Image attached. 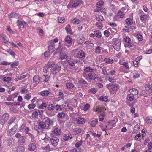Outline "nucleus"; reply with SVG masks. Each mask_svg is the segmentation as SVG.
Listing matches in <instances>:
<instances>
[{
	"mask_svg": "<svg viewBox=\"0 0 152 152\" xmlns=\"http://www.w3.org/2000/svg\"><path fill=\"white\" fill-rule=\"evenodd\" d=\"M84 70L83 75L88 81L91 82L96 78L95 70L91 67L87 66L85 67Z\"/></svg>",
	"mask_w": 152,
	"mask_h": 152,
	"instance_id": "obj_1",
	"label": "nucleus"
},
{
	"mask_svg": "<svg viewBox=\"0 0 152 152\" xmlns=\"http://www.w3.org/2000/svg\"><path fill=\"white\" fill-rule=\"evenodd\" d=\"M83 3L82 0H70L68 7L69 8H75L83 5Z\"/></svg>",
	"mask_w": 152,
	"mask_h": 152,
	"instance_id": "obj_2",
	"label": "nucleus"
},
{
	"mask_svg": "<svg viewBox=\"0 0 152 152\" xmlns=\"http://www.w3.org/2000/svg\"><path fill=\"white\" fill-rule=\"evenodd\" d=\"M12 78L5 76L2 79V80L4 82V84L5 86L9 87L12 86V83L11 82Z\"/></svg>",
	"mask_w": 152,
	"mask_h": 152,
	"instance_id": "obj_3",
	"label": "nucleus"
},
{
	"mask_svg": "<svg viewBox=\"0 0 152 152\" xmlns=\"http://www.w3.org/2000/svg\"><path fill=\"white\" fill-rule=\"evenodd\" d=\"M106 87L110 91H116L119 88V85L116 83H110L106 85Z\"/></svg>",
	"mask_w": 152,
	"mask_h": 152,
	"instance_id": "obj_4",
	"label": "nucleus"
},
{
	"mask_svg": "<svg viewBox=\"0 0 152 152\" xmlns=\"http://www.w3.org/2000/svg\"><path fill=\"white\" fill-rule=\"evenodd\" d=\"M17 125L15 123H14L13 127L10 130H8L7 132V134L8 136H11L14 134L17 130Z\"/></svg>",
	"mask_w": 152,
	"mask_h": 152,
	"instance_id": "obj_5",
	"label": "nucleus"
},
{
	"mask_svg": "<svg viewBox=\"0 0 152 152\" xmlns=\"http://www.w3.org/2000/svg\"><path fill=\"white\" fill-rule=\"evenodd\" d=\"M9 114L6 113L4 114L0 118V123L3 125L8 120Z\"/></svg>",
	"mask_w": 152,
	"mask_h": 152,
	"instance_id": "obj_6",
	"label": "nucleus"
},
{
	"mask_svg": "<svg viewBox=\"0 0 152 152\" xmlns=\"http://www.w3.org/2000/svg\"><path fill=\"white\" fill-rule=\"evenodd\" d=\"M50 142L51 143V145L56 147L58 144V142L59 141V139L56 137H53L50 138Z\"/></svg>",
	"mask_w": 152,
	"mask_h": 152,
	"instance_id": "obj_7",
	"label": "nucleus"
},
{
	"mask_svg": "<svg viewBox=\"0 0 152 152\" xmlns=\"http://www.w3.org/2000/svg\"><path fill=\"white\" fill-rule=\"evenodd\" d=\"M65 42V45L68 48H69L71 46L72 39L70 37L67 36L64 39Z\"/></svg>",
	"mask_w": 152,
	"mask_h": 152,
	"instance_id": "obj_8",
	"label": "nucleus"
},
{
	"mask_svg": "<svg viewBox=\"0 0 152 152\" xmlns=\"http://www.w3.org/2000/svg\"><path fill=\"white\" fill-rule=\"evenodd\" d=\"M42 119L46 125L47 124L48 126L53 125V121L49 119L48 117H45Z\"/></svg>",
	"mask_w": 152,
	"mask_h": 152,
	"instance_id": "obj_9",
	"label": "nucleus"
},
{
	"mask_svg": "<svg viewBox=\"0 0 152 152\" xmlns=\"http://www.w3.org/2000/svg\"><path fill=\"white\" fill-rule=\"evenodd\" d=\"M49 45L48 46V50L51 53L53 52L55 50V45L53 42V40H51L48 42Z\"/></svg>",
	"mask_w": 152,
	"mask_h": 152,
	"instance_id": "obj_10",
	"label": "nucleus"
},
{
	"mask_svg": "<svg viewBox=\"0 0 152 152\" xmlns=\"http://www.w3.org/2000/svg\"><path fill=\"white\" fill-rule=\"evenodd\" d=\"M24 150V147L20 145L14 148L13 149L14 152H23Z\"/></svg>",
	"mask_w": 152,
	"mask_h": 152,
	"instance_id": "obj_11",
	"label": "nucleus"
},
{
	"mask_svg": "<svg viewBox=\"0 0 152 152\" xmlns=\"http://www.w3.org/2000/svg\"><path fill=\"white\" fill-rule=\"evenodd\" d=\"M27 140L26 137L24 136H22L20 138L18 139V143L21 145H23L26 142Z\"/></svg>",
	"mask_w": 152,
	"mask_h": 152,
	"instance_id": "obj_12",
	"label": "nucleus"
},
{
	"mask_svg": "<svg viewBox=\"0 0 152 152\" xmlns=\"http://www.w3.org/2000/svg\"><path fill=\"white\" fill-rule=\"evenodd\" d=\"M36 148V144L33 142L30 143L28 146V150L31 151H34Z\"/></svg>",
	"mask_w": 152,
	"mask_h": 152,
	"instance_id": "obj_13",
	"label": "nucleus"
},
{
	"mask_svg": "<svg viewBox=\"0 0 152 152\" xmlns=\"http://www.w3.org/2000/svg\"><path fill=\"white\" fill-rule=\"evenodd\" d=\"M8 17L10 18H16L18 19L20 18L21 15L18 13L13 12L9 14L8 15Z\"/></svg>",
	"mask_w": 152,
	"mask_h": 152,
	"instance_id": "obj_14",
	"label": "nucleus"
},
{
	"mask_svg": "<svg viewBox=\"0 0 152 152\" xmlns=\"http://www.w3.org/2000/svg\"><path fill=\"white\" fill-rule=\"evenodd\" d=\"M121 43L119 40H116L114 44L113 47L117 51H119L120 49Z\"/></svg>",
	"mask_w": 152,
	"mask_h": 152,
	"instance_id": "obj_15",
	"label": "nucleus"
},
{
	"mask_svg": "<svg viewBox=\"0 0 152 152\" xmlns=\"http://www.w3.org/2000/svg\"><path fill=\"white\" fill-rule=\"evenodd\" d=\"M76 56L77 57L84 58L86 57V55L83 51L80 50L78 52Z\"/></svg>",
	"mask_w": 152,
	"mask_h": 152,
	"instance_id": "obj_16",
	"label": "nucleus"
},
{
	"mask_svg": "<svg viewBox=\"0 0 152 152\" xmlns=\"http://www.w3.org/2000/svg\"><path fill=\"white\" fill-rule=\"evenodd\" d=\"M7 145L10 146H12L15 143L14 140L12 138L8 139L7 140Z\"/></svg>",
	"mask_w": 152,
	"mask_h": 152,
	"instance_id": "obj_17",
	"label": "nucleus"
},
{
	"mask_svg": "<svg viewBox=\"0 0 152 152\" xmlns=\"http://www.w3.org/2000/svg\"><path fill=\"white\" fill-rule=\"evenodd\" d=\"M75 121L78 124H83L85 122L84 119L80 116H79L77 118H76L75 119Z\"/></svg>",
	"mask_w": 152,
	"mask_h": 152,
	"instance_id": "obj_18",
	"label": "nucleus"
},
{
	"mask_svg": "<svg viewBox=\"0 0 152 152\" xmlns=\"http://www.w3.org/2000/svg\"><path fill=\"white\" fill-rule=\"evenodd\" d=\"M55 109L57 110H62V109L66 107V105L65 104H62L61 105H59L57 104L55 106Z\"/></svg>",
	"mask_w": 152,
	"mask_h": 152,
	"instance_id": "obj_19",
	"label": "nucleus"
},
{
	"mask_svg": "<svg viewBox=\"0 0 152 152\" xmlns=\"http://www.w3.org/2000/svg\"><path fill=\"white\" fill-rule=\"evenodd\" d=\"M17 22L18 25L21 28H23L24 26H26V23L24 21H21L18 20Z\"/></svg>",
	"mask_w": 152,
	"mask_h": 152,
	"instance_id": "obj_20",
	"label": "nucleus"
},
{
	"mask_svg": "<svg viewBox=\"0 0 152 152\" xmlns=\"http://www.w3.org/2000/svg\"><path fill=\"white\" fill-rule=\"evenodd\" d=\"M140 18L142 22L144 23L146 22V20L147 19L148 16L147 14L144 13H143V14L140 16Z\"/></svg>",
	"mask_w": 152,
	"mask_h": 152,
	"instance_id": "obj_21",
	"label": "nucleus"
},
{
	"mask_svg": "<svg viewBox=\"0 0 152 152\" xmlns=\"http://www.w3.org/2000/svg\"><path fill=\"white\" fill-rule=\"evenodd\" d=\"M66 87L67 88L72 89L74 87V86L72 82L69 81L66 83Z\"/></svg>",
	"mask_w": 152,
	"mask_h": 152,
	"instance_id": "obj_22",
	"label": "nucleus"
},
{
	"mask_svg": "<svg viewBox=\"0 0 152 152\" xmlns=\"http://www.w3.org/2000/svg\"><path fill=\"white\" fill-rule=\"evenodd\" d=\"M135 43L131 40L129 42L126 43H124V45L125 47L131 48L134 46Z\"/></svg>",
	"mask_w": 152,
	"mask_h": 152,
	"instance_id": "obj_23",
	"label": "nucleus"
},
{
	"mask_svg": "<svg viewBox=\"0 0 152 152\" xmlns=\"http://www.w3.org/2000/svg\"><path fill=\"white\" fill-rule=\"evenodd\" d=\"M33 82L36 84H37L40 81V77L38 75H35L33 78Z\"/></svg>",
	"mask_w": 152,
	"mask_h": 152,
	"instance_id": "obj_24",
	"label": "nucleus"
},
{
	"mask_svg": "<svg viewBox=\"0 0 152 152\" xmlns=\"http://www.w3.org/2000/svg\"><path fill=\"white\" fill-rule=\"evenodd\" d=\"M66 115H67V114L66 113L61 112L58 113L57 114V116L58 117L61 119H63L65 117Z\"/></svg>",
	"mask_w": 152,
	"mask_h": 152,
	"instance_id": "obj_25",
	"label": "nucleus"
},
{
	"mask_svg": "<svg viewBox=\"0 0 152 152\" xmlns=\"http://www.w3.org/2000/svg\"><path fill=\"white\" fill-rule=\"evenodd\" d=\"M50 93L48 90L43 91L40 92V95L43 96H47Z\"/></svg>",
	"mask_w": 152,
	"mask_h": 152,
	"instance_id": "obj_26",
	"label": "nucleus"
},
{
	"mask_svg": "<svg viewBox=\"0 0 152 152\" xmlns=\"http://www.w3.org/2000/svg\"><path fill=\"white\" fill-rule=\"evenodd\" d=\"M53 132L56 135L58 136L61 134V132L60 129L56 128L53 130Z\"/></svg>",
	"mask_w": 152,
	"mask_h": 152,
	"instance_id": "obj_27",
	"label": "nucleus"
},
{
	"mask_svg": "<svg viewBox=\"0 0 152 152\" xmlns=\"http://www.w3.org/2000/svg\"><path fill=\"white\" fill-rule=\"evenodd\" d=\"M98 91L97 88H93L90 89L88 91V92L90 93L95 94Z\"/></svg>",
	"mask_w": 152,
	"mask_h": 152,
	"instance_id": "obj_28",
	"label": "nucleus"
},
{
	"mask_svg": "<svg viewBox=\"0 0 152 152\" xmlns=\"http://www.w3.org/2000/svg\"><path fill=\"white\" fill-rule=\"evenodd\" d=\"M118 16L120 18H123L125 16V14L124 12L119 10L117 13Z\"/></svg>",
	"mask_w": 152,
	"mask_h": 152,
	"instance_id": "obj_29",
	"label": "nucleus"
},
{
	"mask_svg": "<svg viewBox=\"0 0 152 152\" xmlns=\"http://www.w3.org/2000/svg\"><path fill=\"white\" fill-rule=\"evenodd\" d=\"M140 126L139 125H137L134 126V130L132 132L133 134H135L137 133L139 129Z\"/></svg>",
	"mask_w": 152,
	"mask_h": 152,
	"instance_id": "obj_30",
	"label": "nucleus"
},
{
	"mask_svg": "<svg viewBox=\"0 0 152 152\" xmlns=\"http://www.w3.org/2000/svg\"><path fill=\"white\" fill-rule=\"evenodd\" d=\"M38 126H39V127L42 129H44L46 127V125L45 124V123L43 119L42 120V121L40 122L38 124Z\"/></svg>",
	"mask_w": 152,
	"mask_h": 152,
	"instance_id": "obj_31",
	"label": "nucleus"
},
{
	"mask_svg": "<svg viewBox=\"0 0 152 152\" xmlns=\"http://www.w3.org/2000/svg\"><path fill=\"white\" fill-rule=\"evenodd\" d=\"M65 30L66 32L70 34H72V32L71 28V26L69 24L67 25L65 27Z\"/></svg>",
	"mask_w": 152,
	"mask_h": 152,
	"instance_id": "obj_32",
	"label": "nucleus"
},
{
	"mask_svg": "<svg viewBox=\"0 0 152 152\" xmlns=\"http://www.w3.org/2000/svg\"><path fill=\"white\" fill-rule=\"evenodd\" d=\"M130 92L134 95H136L138 93V91L135 88H132L129 90Z\"/></svg>",
	"mask_w": 152,
	"mask_h": 152,
	"instance_id": "obj_33",
	"label": "nucleus"
},
{
	"mask_svg": "<svg viewBox=\"0 0 152 152\" xmlns=\"http://www.w3.org/2000/svg\"><path fill=\"white\" fill-rule=\"evenodd\" d=\"M85 40V38L83 37H79L77 39V43L79 44H83Z\"/></svg>",
	"mask_w": 152,
	"mask_h": 152,
	"instance_id": "obj_34",
	"label": "nucleus"
},
{
	"mask_svg": "<svg viewBox=\"0 0 152 152\" xmlns=\"http://www.w3.org/2000/svg\"><path fill=\"white\" fill-rule=\"evenodd\" d=\"M106 110L104 108L99 106V112L100 114L104 115L105 114V111Z\"/></svg>",
	"mask_w": 152,
	"mask_h": 152,
	"instance_id": "obj_35",
	"label": "nucleus"
},
{
	"mask_svg": "<svg viewBox=\"0 0 152 152\" xmlns=\"http://www.w3.org/2000/svg\"><path fill=\"white\" fill-rule=\"evenodd\" d=\"M73 131L75 134H77L80 133L82 132V129L80 128H76L74 129Z\"/></svg>",
	"mask_w": 152,
	"mask_h": 152,
	"instance_id": "obj_36",
	"label": "nucleus"
},
{
	"mask_svg": "<svg viewBox=\"0 0 152 152\" xmlns=\"http://www.w3.org/2000/svg\"><path fill=\"white\" fill-rule=\"evenodd\" d=\"M95 18L99 21H103L104 19L103 17L101 15H96L95 16Z\"/></svg>",
	"mask_w": 152,
	"mask_h": 152,
	"instance_id": "obj_37",
	"label": "nucleus"
},
{
	"mask_svg": "<svg viewBox=\"0 0 152 152\" xmlns=\"http://www.w3.org/2000/svg\"><path fill=\"white\" fill-rule=\"evenodd\" d=\"M107 98L108 97L102 95L100 97L99 99L101 101L107 102L108 100Z\"/></svg>",
	"mask_w": 152,
	"mask_h": 152,
	"instance_id": "obj_38",
	"label": "nucleus"
},
{
	"mask_svg": "<svg viewBox=\"0 0 152 152\" xmlns=\"http://www.w3.org/2000/svg\"><path fill=\"white\" fill-rule=\"evenodd\" d=\"M98 122V119L97 118L93 120L91 123V126L92 127H94Z\"/></svg>",
	"mask_w": 152,
	"mask_h": 152,
	"instance_id": "obj_39",
	"label": "nucleus"
},
{
	"mask_svg": "<svg viewBox=\"0 0 152 152\" xmlns=\"http://www.w3.org/2000/svg\"><path fill=\"white\" fill-rule=\"evenodd\" d=\"M55 62L53 61L51 62H48V63L45 64V65L48 67L49 68L53 67L55 65Z\"/></svg>",
	"mask_w": 152,
	"mask_h": 152,
	"instance_id": "obj_40",
	"label": "nucleus"
},
{
	"mask_svg": "<svg viewBox=\"0 0 152 152\" xmlns=\"http://www.w3.org/2000/svg\"><path fill=\"white\" fill-rule=\"evenodd\" d=\"M94 33H95V37H96L100 38L102 37L101 33L99 30H97L94 31Z\"/></svg>",
	"mask_w": 152,
	"mask_h": 152,
	"instance_id": "obj_41",
	"label": "nucleus"
},
{
	"mask_svg": "<svg viewBox=\"0 0 152 152\" xmlns=\"http://www.w3.org/2000/svg\"><path fill=\"white\" fill-rule=\"evenodd\" d=\"M55 106L52 104H49L47 106L48 109L50 111H53L55 109Z\"/></svg>",
	"mask_w": 152,
	"mask_h": 152,
	"instance_id": "obj_42",
	"label": "nucleus"
},
{
	"mask_svg": "<svg viewBox=\"0 0 152 152\" xmlns=\"http://www.w3.org/2000/svg\"><path fill=\"white\" fill-rule=\"evenodd\" d=\"M145 122L148 124L152 123V117H148L146 118Z\"/></svg>",
	"mask_w": 152,
	"mask_h": 152,
	"instance_id": "obj_43",
	"label": "nucleus"
},
{
	"mask_svg": "<svg viewBox=\"0 0 152 152\" xmlns=\"http://www.w3.org/2000/svg\"><path fill=\"white\" fill-rule=\"evenodd\" d=\"M134 95L132 94L131 93V94H130L128 95L127 97V99L130 101H132L134 98Z\"/></svg>",
	"mask_w": 152,
	"mask_h": 152,
	"instance_id": "obj_44",
	"label": "nucleus"
},
{
	"mask_svg": "<svg viewBox=\"0 0 152 152\" xmlns=\"http://www.w3.org/2000/svg\"><path fill=\"white\" fill-rule=\"evenodd\" d=\"M15 119V117H13L10 119L8 122V124L9 125V127L12 124H13L14 126V123H15L14 122V121Z\"/></svg>",
	"mask_w": 152,
	"mask_h": 152,
	"instance_id": "obj_45",
	"label": "nucleus"
},
{
	"mask_svg": "<svg viewBox=\"0 0 152 152\" xmlns=\"http://www.w3.org/2000/svg\"><path fill=\"white\" fill-rule=\"evenodd\" d=\"M72 138V136L70 137L69 135H67L66 134H64L63 139L64 141H68Z\"/></svg>",
	"mask_w": 152,
	"mask_h": 152,
	"instance_id": "obj_46",
	"label": "nucleus"
},
{
	"mask_svg": "<svg viewBox=\"0 0 152 152\" xmlns=\"http://www.w3.org/2000/svg\"><path fill=\"white\" fill-rule=\"evenodd\" d=\"M126 22L127 24L131 25L133 23V20L131 18H128L126 20Z\"/></svg>",
	"mask_w": 152,
	"mask_h": 152,
	"instance_id": "obj_47",
	"label": "nucleus"
},
{
	"mask_svg": "<svg viewBox=\"0 0 152 152\" xmlns=\"http://www.w3.org/2000/svg\"><path fill=\"white\" fill-rule=\"evenodd\" d=\"M104 61L107 63L112 64L113 63V60L112 59L106 58L104 59Z\"/></svg>",
	"mask_w": 152,
	"mask_h": 152,
	"instance_id": "obj_48",
	"label": "nucleus"
},
{
	"mask_svg": "<svg viewBox=\"0 0 152 152\" xmlns=\"http://www.w3.org/2000/svg\"><path fill=\"white\" fill-rule=\"evenodd\" d=\"M142 137V135L140 134H138L135 136V140H136L140 141Z\"/></svg>",
	"mask_w": 152,
	"mask_h": 152,
	"instance_id": "obj_49",
	"label": "nucleus"
},
{
	"mask_svg": "<svg viewBox=\"0 0 152 152\" xmlns=\"http://www.w3.org/2000/svg\"><path fill=\"white\" fill-rule=\"evenodd\" d=\"M38 115L36 110H35L32 112V116L35 119H37Z\"/></svg>",
	"mask_w": 152,
	"mask_h": 152,
	"instance_id": "obj_50",
	"label": "nucleus"
},
{
	"mask_svg": "<svg viewBox=\"0 0 152 152\" xmlns=\"http://www.w3.org/2000/svg\"><path fill=\"white\" fill-rule=\"evenodd\" d=\"M26 134H27L31 138V141L32 142H33L35 141L34 137L33 135L32 134L29 132H26Z\"/></svg>",
	"mask_w": 152,
	"mask_h": 152,
	"instance_id": "obj_51",
	"label": "nucleus"
},
{
	"mask_svg": "<svg viewBox=\"0 0 152 152\" xmlns=\"http://www.w3.org/2000/svg\"><path fill=\"white\" fill-rule=\"evenodd\" d=\"M10 66L12 68L14 67L17 66L19 65V62L18 61H15L13 63H11Z\"/></svg>",
	"mask_w": 152,
	"mask_h": 152,
	"instance_id": "obj_52",
	"label": "nucleus"
},
{
	"mask_svg": "<svg viewBox=\"0 0 152 152\" xmlns=\"http://www.w3.org/2000/svg\"><path fill=\"white\" fill-rule=\"evenodd\" d=\"M102 48L99 46H97L95 49V52L97 54L100 53V52L101 49Z\"/></svg>",
	"mask_w": 152,
	"mask_h": 152,
	"instance_id": "obj_53",
	"label": "nucleus"
},
{
	"mask_svg": "<svg viewBox=\"0 0 152 152\" xmlns=\"http://www.w3.org/2000/svg\"><path fill=\"white\" fill-rule=\"evenodd\" d=\"M106 68L105 67H104L102 69L103 74L105 75H108L109 74L107 71Z\"/></svg>",
	"mask_w": 152,
	"mask_h": 152,
	"instance_id": "obj_54",
	"label": "nucleus"
},
{
	"mask_svg": "<svg viewBox=\"0 0 152 152\" xmlns=\"http://www.w3.org/2000/svg\"><path fill=\"white\" fill-rule=\"evenodd\" d=\"M130 29L129 26H125L123 28V31L124 32H128L129 31Z\"/></svg>",
	"mask_w": 152,
	"mask_h": 152,
	"instance_id": "obj_55",
	"label": "nucleus"
},
{
	"mask_svg": "<svg viewBox=\"0 0 152 152\" xmlns=\"http://www.w3.org/2000/svg\"><path fill=\"white\" fill-rule=\"evenodd\" d=\"M47 106V104L46 103H43L39 106V107L40 109H44Z\"/></svg>",
	"mask_w": 152,
	"mask_h": 152,
	"instance_id": "obj_56",
	"label": "nucleus"
},
{
	"mask_svg": "<svg viewBox=\"0 0 152 152\" xmlns=\"http://www.w3.org/2000/svg\"><path fill=\"white\" fill-rule=\"evenodd\" d=\"M83 142V141L82 140H81L80 141L77 142L75 145V146L77 148H79V147L81 146L82 145V144Z\"/></svg>",
	"mask_w": 152,
	"mask_h": 152,
	"instance_id": "obj_57",
	"label": "nucleus"
},
{
	"mask_svg": "<svg viewBox=\"0 0 152 152\" xmlns=\"http://www.w3.org/2000/svg\"><path fill=\"white\" fill-rule=\"evenodd\" d=\"M42 77L44 78H45V79H44V81L45 82H47V81H48L50 78V76H49V75H43L42 76Z\"/></svg>",
	"mask_w": 152,
	"mask_h": 152,
	"instance_id": "obj_58",
	"label": "nucleus"
},
{
	"mask_svg": "<svg viewBox=\"0 0 152 152\" xmlns=\"http://www.w3.org/2000/svg\"><path fill=\"white\" fill-rule=\"evenodd\" d=\"M123 40L125 42V43H126L130 41L131 40L129 37H125L124 38Z\"/></svg>",
	"mask_w": 152,
	"mask_h": 152,
	"instance_id": "obj_59",
	"label": "nucleus"
},
{
	"mask_svg": "<svg viewBox=\"0 0 152 152\" xmlns=\"http://www.w3.org/2000/svg\"><path fill=\"white\" fill-rule=\"evenodd\" d=\"M104 34L106 37H108L110 34V32L107 30H105L104 32Z\"/></svg>",
	"mask_w": 152,
	"mask_h": 152,
	"instance_id": "obj_60",
	"label": "nucleus"
},
{
	"mask_svg": "<svg viewBox=\"0 0 152 152\" xmlns=\"http://www.w3.org/2000/svg\"><path fill=\"white\" fill-rule=\"evenodd\" d=\"M133 74V77L134 78H139L140 76V74L137 72H134Z\"/></svg>",
	"mask_w": 152,
	"mask_h": 152,
	"instance_id": "obj_61",
	"label": "nucleus"
},
{
	"mask_svg": "<svg viewBox=\"0 0 152 152\" xmlns=\"http://www.w3.org/2000/svg\"><path fill=\"white\" fill-rule=\"evenodd\" d=\"M90 105L88 104H86L84 106L83 110L85 111H86L89 108Z\"/></svg>",
	"mask_w": 152,
	"mask_h": 152,
	"instance_id": "obj_62",
	"label": "nucleus"
},
{
	"mask_svg": "<svg viewBox=\"0 0 152 152\" xmlns=\"http://www.w3.org/2000/svg\"><path fill=\"white\" fill-rule=\"evenodd\" d=\"M36 106V105L34 104H30L28 106V107L30 109H32L34 108Z\"/></svg>",
	"mask_w": 152,
	"mask_h": 152,
	"instance_id": "obj_63",
	"label": "nucleus"
},
{
	"mask_svg": "<svg viewBox=\"0 0 152 152\" xmlns=\"http://www.w3.org/2000/svg\"><path fill=\"white\" fill-rule=\"evenodd\" d=\"M72 152H81L79 148H74L71 150Z\"/></svg>",
	"mask_w": 152,
	"mask_h": 152,
	"instance_id": "obj_64",
	"label": "nucleus"
}]
</instances>
